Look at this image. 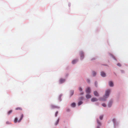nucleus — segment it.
Instances as JSON below:
<instances>
[{"label":"nucleus","instance_id":"nucleus-1","mask_svg":"<svg viewBox=\"0 0 128 128\" xmlns=\"http://www.w3.org/2000/svg\"><path fill=\"white\" fill-rule=\"evenodd\" d=\"M110 92V90H108L106 91L105 95L103 96V98H101L100 100L103 101L106 100V99L108 97Z\"/></svg>","mask_w":128,"mask_h":128},{"label":"nucleus","instance_id":"nucleus-2","mask_svg":"<svg viewBox=\"0 0 128 128\" xmlns=\"http://www.w3.org/2000/svg\"><path fill=\"white\" fill-rule=\"evenodd\" d=\"M90 89L89 87H88L86 89V92L87 93H90Z\"/></svg>","mask_w":128,"mask_h":128},{"label":"nucleus","instance_id":"nucleus-3","mask_svg":"<svg viewBox=\"0 0 128 128\" xmlns=\"http://www.w3.org/2000/svg\"><path fill=\"white\" fill-rule=\"evenodd\" d=\"M97 123L98 124V126H97V128H100V126L101 125V123L98 120H97Z\"/></svg>","mask_w":128,"mask_h":128},{"label":"nucleus","instance_id":"nucleus-4","mask_svg":"<svg viewBox=\"0 0 128 128\" xmlns=\"http://www.w3.org/2000/svg\"><path fill=\"white\" fill-rule=\"evenodd\" d=\"M109 84L110 86L112 87L114 86L113 82L112 81H110L109 82Z\"/></svg>","mask_w":128,"mask_h":128},{"label":"nucleus","instance_id":"nucleus-5","mask_svg":"<svg viewBox=\"0 0 128 128\" xmlns=\"http://www.w3.org/2000/svg\"><path fill=\"white\" fill-rule=\"evenodd\" d=\"M65 80L64 79H62V78L60 79V80H59L60 82V83H62L64 82L65 81Z\"/></svg>","mask_w":128,"mask_h":128},{"label":"nucleus","instance_id":"nucleus-6","mask_svg":"<svg viewBox=\"0 0 128 128\" xmlns=\"http://www.w3.org/2000/svg\"><path fill=\"white\" fill-rule=\"evenodd\" d=\"M97 99L95 98H93L91 99V100L92 102H94L97 101Z\"/></svg>","mask_w":128,"mask_h":128},{"label":"nucleus","instance_id":"nucleus-7","mask_svg":"<svg viewBox=\"0 0 128 128\" xmlns=\"http://www.w3.org/2000/svg\"><path fill=\"white\" fill-rule=\"evenodd\" d=\"M15 110H22V108L21 107H18L15 108Z\"/></svg>","mask_w":128,"mask_h":128},{"label":"nucleus","instance_id":"nucleus-8","mask_svg":"<svg viewBox=\"0 0 128 128\" xmlns=\"http://www.w3.org/2000/svg\"><path fill=\"white\" fill-rule=\"evenodd\" d=\"M23 116H24L23 114H22L20 120L18 121V122H20L21 121V120H22Z\"/></svg>","mask_w":128,"mask_h":128},{"label":"nucleus","instance_id":"nucleus-9","mask_svg":"<svg viewBox=\"0 0 128 128\" xmlns=\"http://www.w3.org/2000/svg\"><path fill=\"white\" fill-rule=\"evenodd\" d=\"M101 76L103 77H105L106 76V74L103 72H101Z\"/></svg>","mask_w":128,"mask_h":128},{"label":"nucleus","instance_id":"nucleus-10","mask_svg":"<svg viewBox=\"0 0 128 128\" xmlns=\"http://www.w3.org/2000/svg\"><path fill=\"white\" fill-rule=\"evenodd\" d=\"M94 95L96 96H98V92L96 91H94Z\"/></svg>","mask_w":128,"mask_h":128},{"label":"nucleus","instance_id":"nucleus-11","mask_svg":"<svg viewBox=\"0 0 128 128\" xmlns=\"http://www.w3.org/2000/svg\"><path fill=\"white\" fill-rule=\"evenodd\" d=\"M80 56L82 58L84 56V55L83 52H80Z\"/></svg>","mask_w":128,"mask_h":128},{"label":"nucleus","instance_id":"nucleus-12","mask_svg":"<svg viewBox=\"0 0 128 128\" xmlns=\"http://www.w3.org/2000/svg\"><path fill=\"white\" fill-rule=\"evenodd\" d=\"M86 97L87 98H91V96L90 95L87 94L86 95Z\"/></svg>","mask_w":128,"mask_h":128},{"label":"nucleus","instance_id":"nucleus-13","mask_svg":"<svg viewBox=\"0 0 128 128\" xmlns=\"http://www.w3.org/2000/svg\"><path fill=\"white\" fill-rule=\"evenodd\" d=\"M71 106L72 107H74L75 106L76 104L74 103H73L71 104Z\"/></svg>","mask_w":128,"mask_h":128},{"label":"nucleus","instance_id":"nucleus-14","mask_svg":"<svg viewBox=\"0 0 128 128\" xmlns=\"http://www.w3.org/2000/svg\"><path fill=\"white\" fill-rule=\"evenodd\" d=\"M77 61H78V60H74L72 61V64H74Z\"/></svg>","mask_w":128,"mask_h":128},{"label":"nucleus","instance_id":"nucleus-15","mask_svg":"<svg viewBox=\"0 0 128 128\" xmlns=\"http://www.w3.org/2000/svg\"><path fill=\"white\" fill-rule=\"evenodd\" d=\"M82 102L81 101H79L78 103V106H80L82 104Z\"/></svg>","mask_w":128,"mask_h":128},{"label":"nucleus","instance_id":"nucleus-16","mask_svg":"<svg viewBox=\"0 0 128 128\" xmlns=\"http://www.w3.org/2000/svg\"><path fill=\"white\" fill-rule=\"evenodd\" d=\"M74 93V92L73 91H71L70 92V96H72L73 94Z\"/></svg>","mask_w":128,"mask_h":128},{"label":"nucleus","instance_id":"nucleus-17","mask_svg":"<svg viewBox=\"0 0 128 128\" xmlns=\"http://www.w3.org/2000/svg\"><path fill=\"white\" fill-rule=\"evenodd\" d=\"M12 112V110H10L8 112V115L10 114Z\"/></svg>","mask_w":128,"mask_h":128},{"label":"nucleus","instance_id":"nucleus-18","mask_svg":"<svg viewBox=\"0 0 128 128\" xmlns=\"http://www.w3.org/2000/svg\"><path fill=\"white\" fill-rule=\"evenodd\" d=\"M112 102H110L108 104V106L109 107H110L112 105Z\"/></svg>","mask_w":128,"mask_h":128},{"label":"nucleus","instance_id":"nucleus-19","mask_svg":"<svg viewBox=\"0 0 128 128\" xmlns=\"http://www.w3.org/2000/svg\"><path fill=\"white\" fill-rule=\"evenodd\" d=\"M18 121V118H16L14 120V122L15 123H16Z\"/></svg>","mask_w":128,"mask_h":128},{"label":"nucleus","instance_id":"nucleus-20","mask_svg":"<svg viewBox=\"0 0 128 128\" xmlns=\"http://www.w3.org/2000/svg\"><path fill=\"white\" fill-rule=\"evenodd\" d=\"M103 118V116L102 115L100 116V120H102Z\"/></svg>","mask_w":128,"mask_h":128},{"label":"nucleus","instance_id":"nucleus-21","mask_svg":"<svg viewBox=\"0 0 128 128\" xmlns=\"http://www.w3.org/2000/svg\"><path fill=\"white\" fill-rule=\"evenodd\" d=\"M92 74H93V76H95L96 74V73L95 72H94V71H93L92 72Z\"/></svg>","mask_w":128,"mask_h":128},{"label":"nucleus","instance_id":"nucleus-22","mask_svg":"<svg viewBox=\"0 0 128 128\" xmlns=\"http://www.w3.org/2000/svg\"><path fill=\"white\" fill-rule=\"evenodd\" d=\"M59 119H58L57 121V122H56V123L55 124L56 125H57L58 124L59 122Z\"/></svg>","mask_w":128,"mask_h":128},{"label":"nucleus","instance_id":"nucleus-23","mask_svg":"<svg viewBox=\"0 0 128 128\" xmlns=\"http://www.w3.org/2000/svg\"><path fill=\"white\" fill-rule=\"evenodd\" d=\"M58 113V111H57L55 114V116L56 117L57 116V114Z\"/></svg>","mask_w":128,"mask_h":128},{"label":"nucleus","instance_id":"nucleus-24","mask_svg":"<svg viewBox=\"0 0 128 128\" xmlns=\"http://www.w3.org/2000/svg\"><path fill=\"white\" fill-rule=\"evenodd\" d=\"M114 124L116 122V120L115 119H113L112 120Z\"/></svg>","mask_w":128,"mask_h":128},{"label":"nucleus","instance_id":"nucleus-25","mask_svg":"<svg viewBox=\"0 0 128 128\" xmlns=\"http://www.w3.org/2000/svg\"><path fill=\"white\" fill-rule=\"evenodd\" d=\"M79 90L80 91H82V89L81 87H79Z\"/></svg>","mask_w":128,"mask_h":128},{"label":"nucleus","instance_id":"nucleus-26","mask_svg":"<svg viewBox=\"0 0 128 128\" xmlns=\"http://www.w3.org/2000/svg\"><path fill=\"white\" fill-rule=\"evenodd\" d=\"M117 66H121V64L120 63H118L117 64Z\"/></svg>","mask_w":128,"mask_h":128},{"label":"nucleus","instance_id":"nucleus-27","mask_svg":"<svg viewBox=\"0 0 128 128\" xmlns=\"http://www.w3.org/2000/svg\"><path fill=\"white\" fill-rule=\"evenodd\" d=\"M102 105L104 107H106V104H102Z\"/></svg>","mask_w":128,"mask_h":128},{"label":"nucleus","instance_id":"nucleus-28","mask_svg":"<svg viewBox=\"0 0 128 128\" xmlns=\"http://www.w3.org/2000/svg\"><path fill=\"white\" fill-rule=\"evenodd\" d=\"M6 123V124H10V122L8 121H7Z\"/></svg>","mask_w":128,"mask_h":128},{"label":"nucleus","instance_id":"nucleus-29","mask_svg":"<svg viewBox=\"0 0 128 128\" xmlns=\"http://www.w3.org/2000/svg\"><path fill=\"white\" fill-rule=\"evenodd\" d=\"M70 110L69 109H68L66 110V111L67 112L69 111Z\"/></svg>","mask_w":128,"mask_h":128},{"label":"nucleus","instance_id":"nucleus-30","mask_svg":"<svg viewBox=\"0 0 128 128\" xmlns=\"http://www.w3.org/2000/svg\"><path fill=\"white\" fill-rule=\"evenodd\" d=\"M87 82H90V80L88 79H87Z\"/></svg>","mask_w":128,"mask_h":128},{"label":"nucleus","instance_id":"nucleus-31","mask_svg":"<svg viewBox=\"0 0 128 128\" xmlns=\"http://www.w3.org/2000/svg\"><path fill=\"white\" fill-rule=\"evenodd\" d=\"M95 85L96 86H96V82L95 83Z\"/></svg>","mask_w":128,"mask_h":128},{"label":"nucleus","instance_id":"nucleus-32","mask_svg":"<svg viewBox=\"0 0 128 128\" xmlns=\"http://www.w3.org/2000/svg\"><path fill=\"white\" fill-rule=\"evenodd\" d=\"M84 94V92H82L80 94Z\"/></svg>","mask_w":128,"mask_h":128},{"label":"nucleus","instance_id":"nucleus-33","mask_svg":"<svg viewBox=\"0 0 128 128\" xmlns=\"http://www.w3.org/2000/svg\"><path fill=\"white\" fill-rule=\"evenodd\" d=\"M83 97H82V98H81V99H83Z\"/></svg>","mask_w":128,"mask_h":128}]
</instances>
